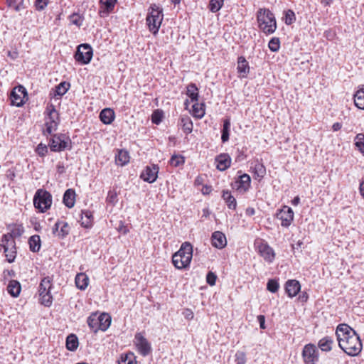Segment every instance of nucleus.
<instances>
[{
    "label": "nucleus",
    "instance_id": "10",
    "mask_svg": "<svg viewBox=\"0 0 364 364\" xmlns=\"http://www.w3.org/2000/svg\"><path fill=\"white\" fill-rule=\"evenodd\" d=\"M7 261L11 263L14 261L16 255L15 250V241L11 240V236L4 235L2 238V245Z\"/></svg>",
    "mask_w": 364,
    "mask_h": 364
},
{
    "label": "nucleus",
    "instance_id": "2",
    "mask_svg": "<svg viewBox=\"0 0 364 364\" xmlns=\"http://www.w3.org/2000/svg\"><path fill=\"white\" fill-rule=\"evenodd\" d=\"M192 257L193 247L191 243L185 242L178 251L173 254L172 262L176 269H186L189 267Z\"/></svg>",
    "mask_w": 364,
    "mask_h": 364
},
{
    "label": "nucleus",
    "instance_id": "39",
    "mask_svg": "<svg viewBox=\"0 0 364 364\" xmlns=\"http://www.w3.org/2000/svg\"><path fill=\"white\" fill-rule=\"evenodd\" d=\"M70 87V85L69 82H67L65 81L61 82L59 85H58L54 90L53 96H59L61 97L64 95L67 91L69 90Z\"/></svg>",
    "mask_w": 364,
    "mask_h": 364
},
{
    "label": "nucleus",
    "instance_id": "37",
    "mask_svg": "<svg viewBox=\"0 0 364 364\" xmlns=\"http://www.w3.org/2000/svg\"><path fill=\"white\" fill-rule=\"evenodd\" d=\"M78 338L75 334H70L66 338V348L70 351H75L78 347Z\"/></svg>",
    "mask_w": 364,
    "mask_h": 364
},
{
    "label": "nucleus",
    "instance_id": "53",
    "mask_svg": "<svg viewBox=\"0 0 364 364\" xmlns=\"http://www.w3.org/2000/svg\"><path fill=\"white\" fill-rule=\"evenodd\" d=\"M36 152L40 156H44L48 152V146L46 144L40 143L36 149Z\"/></svg>",
    "mask_w": 364,
    "mask_h": 364
},
{
    "label": "nucleus",
    "instance_id": "32",
    "mask_svg": "<svg viewBox=\"0 0 364 364\" xmlns=\"http://www.w3.org/2000/svg\"><path fill=\"white\" fill-rule=\"evenodd\" d=\"M193 115L197 119H201L205 115V104L203 102L198 103V102H193Z\"/></svg>",
    "mask_w": 364,
    "mask_h": 364
},
{
    "label": "nucleus",
    "instance_id": "3",
    "mask_svg": "<svg viewBox=\"0 0 364 364\" xmlns=\"http://www.w3.org/2000/svg\"><path fill=\"white\" fill-rule=\"evenodd\" d=\"M259 28L266 34L273 33L277 28L275 17L269 9H259L257 13Z\"/></svg>",
    "mask_w": 364,
    "mask_h": 364
},
{
    "label": "nucleus",
    "instance_id": "54",
    "mask_svg": "<svg viewBox=\"0 0 364 364\" xmlns=\"http://www.w3.org/2000/svg\"><path fill=\"white\" fill-rule=\"evenodd\" d=\"M49 0H36L35 6L38 11L43 10L48 5Z\"/></svg>",
    "mask_w": 364,
    "mask_h": 364
},
{
    "label": "nucleus",
    "instance_id": "30",
    "mask_svg": "<svg viewBox=\"0 0 364 364\" xmlns=\"http://www.w3.org/2000/svg\"><path fill=\"white\" fill-rule=\"evenodd\" d=\"M223 199L225 200L227 206L229 209L235 210L237 208V201L233 196H232L230 191H223L222 195Z\"/></svg>",
    "mask_w": 364,
    "mask_h": 364
},
{
    "label": "nucleus",
    "instance_id": "48",
    "mask_svg": "<svg viewBox=\"0 0 364 364\" xmlns=\"http://www.w3.org/2000/svg\"><path fill=\"white\" fill-rule=\"evenodd\" d=\"M279 288V282L276 279H269L267 284V289L272 293H276Z\"/></svg>",
    "mask_w": 364,
    "mask_h": 364
},
{
    "label": "nucleus",
    "instance_id": "60",
    "mask_svg": "<svg viewBox=\"0 0 364 364\" xmlns=\"http://www.w3.org/2000/svg\"><path fill=\"white\" fill-rule=\"evenodd\" d=\"M116 198H117V194L115 193L109 191L108 196H107V200L109 202H111V203L114 202Z\"/></svg>",
    "mask_w": 364,
    "mask_h": 364
},
{
    "label": "nucleus",
    "instance_id": "29",
    "mask_svg": "<svg viewBox=\"0 0 364 364\" xmlns=\"http://www.w3.org/2000/svg\"><path fill=\"white\" fill-rule=\"evenodd\" d=\"M76 287L80 290H85L89 284V278L85 273H78L75 277Z\"/></svg>",
    "mask_w": 364,
    "mask_h": 364
},
{
    "label": "nucleus",
    "instance_id": "9",
    "mask_svg": "<svg viewBox=\"0 0 364 364\" xmlns=\"http://www.w3.org/2000/svg\"><path fill=\"white\" fill-rule=\"evenodd\" d=\"M92 48L89 44H81L78 46L75 54V59L82 65L88 64L92 58Z\"/></svg>",
    "mask_w": 364,
    "mask_h": 364
},
{
    "label": "nucleus",
    "instance_id": "45",
    "mask_svg": "<svg viewBox=\"0 0 364 364\" xmlns=\"http://www.w3.org/2000/svg\"><path fill=\"white\" fill-rule=\"evenodd\" d=\"M184 162V157L181 155H173L170 159V164L174 167H178L183 164Z\"/></svg>",
    "mask_w": 364,
    "mask_h": 364
},
{
    "label": "nucleus",
    "instance_id": "28",
    "mask_svg": "<svg viewBox=\"0 0 364 364\" xmlns=\"http://www.w3.org/2000/svg\"><path fill=\"white\" fill-rule=\"evenodd\" d=\"M53 287L52 279L49 277H44L39 284L38 292L39 296L44 294L45 293L50 292V289Z\"/></svg>",
    "mask_w": 364,
    "mask_h": 364
},
{
    "label": "nucleus",
    "instance_id": "64",
    "mask_svg": "<svg viewBox=\"0 0 364 364\" xmlns=\"http://www.w3.org/2000/svg\"><path fill=\"white\" fill-rule=\"evenodd\" d=\"M359 191H360V195L364 198V181L360 183V187H359Z\"/></svg>",
    "mask_w": 364,
    "mask_h": 364
},
{
    "label": "nucleus",
    "instance_id": "36",
    "mask_svg": "<svg viewBox=\"0 0 364 364\" xmlns=\"http://www.w3.org/2000/svg\"><path fill=\"white\" fill-rule=\"evenodd\" d=\"M29 247L31 252H38L41 249V238L38 235L31 236L28 240Z\"/></svg>",
    "mask_w": 364,
    "mask_h": 364
},
{
    "label": "nucleus",
    "instance_id": "61",
    "mask_svg": "<svg viewBox=\"0 0 364 364\" xmlns=\"http://www.w3.org/2000/svg\"><path fill=\"white\" fill-rule=\"evenodd\" d=\"M57 171L58 173L62 174L65 172V166L63 163H58L56 166Z\"/></svg>",
    "mask_w": 364,
    "mask_h": 364
},
{
    "label": "nucleus",
    "instance_id": "13",
    "mask_svg": "<svg viewBox=\"0 0 364 364\" xmlns=\"http://www.w3.org/2000/svg\"><path fill=\"white\" fill-rule=\"evenodd\" d=\"M134 343L139 352L143 356H146L151 351V344L141 333H136L135 334Z\"/></svg>",
    "mask_w": 364,
    "mask_h": 364
},
{
    "label": "nucleus",
    "instance_id": "33",
    "mask_svg": "<svg viewBox=\"0 0 364 364\" xmlns=\"http://www.w3.org/2000/svg\"><path fill=\"white\" fill-rule=\"evenodd\" d=\"M116 163L118 165L124 166L129 161V155L127 151L120 149L118 151V154L116 155Z\"/></svg>",
    "mask_w": 364,
    "mask_h": 364
},
{
    "label": "nucleus",
    "instance_id": "59",
    "mask_svg": "<svg viewBox=\"0 0 364 364\" xmlns=\"http://www.w3.org/2000/svg\"><path fill=\"white\" fill-rule=\"evenodd\" d=\"M8 3V6L9 7H13L15 9L16 11L19 10V6L18 4V0H6Z\"/></svg>",
    "mask_w": 364,
    "mask_h": 364
},
{
    "label": "nucleus",
    "instance_id": "43",
    "mask_svg": "<svg viewBox=\"0 0 364 364\" xmlns=\"http://www.w3.org/2000/svg\"><path fill=\"white\" fill-rule=\"evenodd\" d=\"M60 231L58 232V237L60 238L65 237L70 232V226L65 221H60Z\"/></svg>",
    "mask_w": 364,
    "mask_h": 364
},
{
    "label": "nucleus",
    "instance_id": "41",
    "mask_svg": "<svg viewBox=\"0 0 364 364\" xmlns=\"http://www.w3.org/2000/svg\"><path fill=\"white\" fill-rule=\"evenodd\" d=\"M354 141L355 147L364 156V134H358L354 139Z\"/></svg>",
    "mask_w": 364,
    "mask_h": 364
},
{
    "label": "nucleus",
    "instance_id": "31",
    "mask_svg": "<svg viewBox=\"0 0 364 364\" xmlns=\"http://www.w3.org/2000/svg\"><path fill=\"white\" fill-rule=\"evenodd\" d=\"M186 95L191 99V102H198L199 94L198 89L195 83H190L186 87Z\"/></svg>",
    "mask_w": 364,
    "mask_h": 364
},
{
    "label": "nucleus",
    "instance_id": "55",
    "mask_svg": "<svg viewBox=\"0 0 364 364\" xmlns=\"http://www.w3.org/2000/svg\"><path fill=\"white\" fill-rule=\"evenodd\" d=\"M216 279H217V276L212 272H209L208 274H207V276H206V281H207V283L210 285V286H213L215 284V282H216Z\"/></svg>",
    "mask_w": 364,
    "mask_h": 364
},
{
    "label": "nucleus",
    "instance_id": "18",
    "mask_svg": "<svg viewBox=\"0 0 364 364\" xmlns=\"http://www.w3.org/2000/svg\"><path fill=\"white\" fill-rule=\"evenodd\" d=\"M301 290V284L296 279H289L285 283V291L290 298H293L298 294Z\"/></svg>",
    "mask_w": 364,
    "mask_h": 364
},
{
    "label": "nucleus",
    "instance_id": "57",
    "mask_svg": "<svg viewBox=\"0 0 364 364\" xmlns=\"http://www.w3.org/2000/svg\"><path fill=\"white\" fill-rule=\"evenodd\" d=\"M184 317L188 319V320H191L193 318V312L189 309H186L183 313Z\"/></svg>",
    "mask_w": 364,
    "mask_h": 364
},
{
    "label": "nucleus",
    "instance_id": "51",
    "mask_svg": "<svg viewBox=\"0 0 364 364\" xmlns=\"http://www.w3.org/2000/svg\"><path fill=\"white\" fill-rule=\"evenodd\" d=\"M119 364H136V362L132 355H125L121 357Z\"/></svg>",
    "mask_w": 364,
    "mask_h": 364
},
{
    "label": "nucleus",
    "instance_id": "11",
    "mask_svg": "<svg viewBox=\"0 0 364 364\" xmlns=\"http://www.w3.org/2000/svg\"><path fill=\"white\" fill-rule=\"evenodd\" d=\"M27 96L26 88L23 85L15 87L10 95L11 104L21 107L24 104V98Z\"/></svg>",
    "mask_w": 364,
    "mask_h": 364
},
{
    "label": "nucleus",
    "instance_id": "7",
    "mask_svg": "<svg viewBox=\"0 0 364 364\" xmlns=\"http://www.w3.org/2000/svg\"><path fill=\"white\" fill-rule=\"evenodd\" d=\"M33 204L41 213L46 212L52 204L51 194L46 190L38 189L35 193Z\"/></svg>",
    "mask_w": 364,
    "mask_h": 364
},
{
    "label": "nucleus",
    "instance_id": "15",
    "mask_svg": "<svg viewBox=\"0 0 364 364\" xmlns=\"http://www.w3.org/2000/svg\"><path fill=\"white\" fill-rule=\"evenodd\" d=\"M278 219L282 221V226L288 228L294 220V212L292 209L284 205L277 214Z\"/></svg>",
    "mask_w": 364,
    "mask_h": 364
},
{
    "label": "nucleus",
    "instance_id": "16",
    "mask_svg": "<svg viewBox=\"0 0 364 364\" xmlns=\"http://www.w3.org/2000/svg\"><path fill=\"white\" fill-rule=\"evenodd\" d=\"M257 250L261 257L264 258V259L271 263L273 262L275 257V253L274 250L267 244V242H261L257 245Z\"/></svg>",
    "mask_w": 364,
    "mask_h": 364
},
{
    "label": "nucleus",
    "instance_id": "42",
    "mask_svg": "<svg viewBox=\"0 0 364 364\" xmlns=\"http://www.w3.org/2000/svg\"><path fill=\"white\" fill-rule=\"evenodd\" d=\"M224 0H210L209 9L211 12L215 13L218 11L223 6Z\"/></svg>",
    "mask_w": 364,
    "mask_h": 364
},
{
    "label": "nucleus",
    "instance_id": "49",
    "mask_svg": "<svg viewBox=\"0 0 364 364\" xmlns=\"http://www.w3.org/2000/svg\"><path fill=\"white\" fill-rule=\"evenodd\" d=\"M70 21L71 23L80 27L82 24L83 18L77 14H73L70 16Z\"/></svg>",
    "mask_w": 364,
    "mask_h": 364
},
{
    "label": "nucleus",
    "instance_id": "24",
    "mask_svg": "<svg viewBox=\"0 0 364 364\" xmlns=\"http://www.w3.org/2000/svg\"><path fill=\"white\" fill-rule=\"evenodd\" d=\"M63 201L66 207L73 208L75 203V191L71 188L66 190L63 195Z\"/></svg>",
    "mask_w": 364,
    "mask_h": 364
},
{
    "label": "nucleus",
    "instance_id": "20",
    "mask_svg": "<svg viewBox=\"0 0 364 364\" xmlns=\"http://www.w3.org/2000/svg\"><path fill=\"white\" fill-rule=\"evenodd\" d=\"M216 167L220 171H225L231 165V158L228 154H221L216 156Z\"/></svg>",
    "mask_w": 364,
    "mask_h": 364
},
{
    "label": "nucleus",
    "instance_id": "21",
    "mask_svg": "<svg viewBox=\"0 0 364 364\" xmlns=\"http://www.w3.org/2000/svg\"><path fill=\"white\" fill-rule=\"evenodd\" d=\"M237 70L240 74V77H247L250 73V65L247 60L243 56H240L237 58Z\"/></svg>",
    "mask_w": 364,
    "mask_h": 364
},
{
    "label": "nucleus",
    "instance_id": "40",
    "mask_svg": "<svg viewBox=\"0 0 364 364\" xmlns=\"http://www.w3.org/2000/svg\"><path fill=\"white\" fill-rule=\"evenodd\" d=\"M101 9L100 13H109L115 6L117 0H100Z\"/></svg>",
    "mask_w": 364,
    "mask_h": 364
},
{
    "label": "nucleus",
    "instance_id": "34",
    "mask_svg": "<svg viewBox=\"0 0 364 364\" xmlns=\"http://www.w3.org/2000/svg\"><path fill=\"white\" fill-rule=\"evenodd\" d=\"M180 125L182 127L183 131L186 134H190L193 131V122L191 118L188 116L182 117L180 119Z\"/></svg>",
    "mask_w": 364,
    "mask_h": 364
},
{
    "label": "nucleus",
    "instance_id": "38",
    "mask_svg": "<svg viewBox=\"0 0 364 364\" xmlns=\"http://www.w3.org/2000/svg\"><path fill=\"white\" fill-rule=\"evenodd\" d=\"M230 126L231 123L230 119H224L223 129L221 132V140L223 143H225L229 140Z\"/></svg>",
    "mask_w": 364,
    "mask_h": 364
},
{
    "label": "nucleus",
    "instance_id": "63",
    "mask_svg": "<svg viewBox=\"0 0 364 364\" xmlns=\"http://www.w3.org/2000/svg\"><path fill=\"white\" fill-rule=\"evenodd\" d=\"M342 124L340 122H335L332 126V129L334 132L338 131L341 129Z\"/></svg>",
    "mask_w": 364,
    "mask_h": 364
},
{
    "label": "nucleus",
    "instance_id": "56",
    "mask_svg": "<svg viewBox=\"0 0 364 364\" xmlns=\"http://www.w3.org/2000/svg\"><path fill=\"white\" fill-rule=\"evenodd\" d=\"M151 119H152V122L156 124H159L161 122V117L160 114H159L158 111L154 112Z\"/></svg>",
    "mask_w": 364,
    "mask_h": 364
},
{
    "label": "nucleus",
    "instance_id": "23",
    "mask_svg": "<svg viewBox=\"0 0 364 364\" xmlns=\"http://www.w3.org/2000/svg\"><path fill=\"white\" fill-rule=\"evenodd\" d=\"M114 112L110 108L103 109L100 114V120L105 124H110L114 121Z\"/></svg>",
    "mask_w": 364,
    "mask_h": 364
},
{
    "label": "nucleus",
    "instance_id": "22",
    "mask_svg": "<svg viewBox=\"0 0 364 364\" xmlns=\"http://www.w3.org/2000/svg\"><path fill=\"white\" fill-rule=\"evenodd\" d=\"M334 343V338L333 336H326L318 341V347L321 350V351L329 352L333 349Z\"/></svg>",
    "mask_w": 364,
    "mask_h": 364
},
{
    "label": "nucleus",
    "instance_id": "50",
    "mask_svg": "<svg viewBox=\"0 0 364 364\" xmlns=\"http://www.w3.org/2000/svg\"><path fill=\"white\" fill-rule=\"evenodd\" d=\"M235 358L236 364H245L247 360L245 353L242 351H237L235 355Z\"/></svg>",
    "mask_w": 364,
    "mask_h": 364
},
{
    "label": "nucleus",
    "instance_id": "52",
    "mask_svg": "<svg viewBox=\"0 0 364 364\" xmlns=\"http://www.w3.org/2000/svg\"><path fill=\"white\" fill-rule=\"evenodd\" d=\"M23 232V227L21 225L11 230V234L7 235L8 236H11V240H14V237H20Z\"/></svg>",
    "mask_w": 364,
    "mask_h": 364
},
{
    "label": "nucleus",
    "instance_id": "1",
    "mask_svg": "<svg viewBox=\"0 0 364 364\" xmlns=\"http://www.w3.org/2000/svg\"><path fill=\"white\" fill-rule=\"evenodd\" d=\"M336 336L340 348L349 356H357L362 350L363 345L360 336L350 326L346 323L338 325Z\"/></svg>",
    "mask_w": 364,
    "mask_h": 364
},
{
    "label": "nucleus",
    "instance_id": "47",
    "mask_svg": "<svg viewBox=\"0 0 364 364\" xmlns=\"http://www.w3.org/2000/svg\"><path fill=\"white\" fill-rule=\"evenodd\" d=\"M268 47L269 50L272 52L278 51L280 48V41L279 38H272L268 43Z\"/></svg>",
    "mask_w": 364,
    "mask_h": 364
},
{
    "label": "nucleus",
    "instance_id": "4",
    "mask_svg": "<svg viewBox=\"0 0 364 364\" xmlns=\"http://www.w3.org/2000/svg\"><path fill=\"white\" fill-rule=\"evenodd\" d=\"M87 325L94 333L98 331H105L111 324V317L108 314H92L87 318Z\"/></svg>",
    "mask_w": 364,
    "mask_h": 364
},
{
    "label": "nucleus",
    "instance_id": "17",
    "mask_svg": "<svg viewBox=\"0 0 364 364\" xmlns=\"http://www.w3.org/2000/svg\"><path fill=\"white\" fill-rule=\"evenodd\" d=\"M159 168L157 165L147 166L141 173V178L149 183L156 181Z\"/></svg>",
    "mask_w": 364,
    "mask_h": 364
},
{
    "label": "nucleus",
    "instance_id": "62",
    "mask_svg": "<svg viewBox=\"0 0 364 364\" xmlns=\"http://www.w3.org/2000/svg\"><path fill=\"white\" fill-rule=\"evenodd\" d=\"M308 298L309 295L305 291L302 292L299 296V299L302 302H306L308 300Z\"/></svg>",
    "mask_w": 364,
    "mask_h": 364
},
{
    "label": "nucleus",
    "instance_id": "8",
    "mask_svg": "<svg viewBox=\"0 0 364 364\" xmlns=\"http://www.w3.org/2000/svg\"><path fill=\"white\" fill-rule=\"evenodd\" d=\"M47 117L46 118V130L43 134L46 135L51 134L53 132L55 131L59 124V114L55 109L53 105H49L46 107Z\"/></svg>",
    "mask_w": 364,
    "mask_h": 364
},
{
    "label": "nucleus",
    "instance_id": "5",
    "mask_svg": "<svg viewBox=\"0 0 364 364\" xmlns=\"http://www.w3.org/2000/svg\"><path fill=\"white\" fill-rule=\"evenodd\" d=\"M151 9L146 16V24L150 32L154 35L158 33L163 21L164 15L162 9H160L155 4L150 7Z\"/></svg>",
    "mask_w": 364,
    "mask_h": 364
},
{
    "label": "nucleus",
    "instance_id": "25",
    "mask_svg": "<svg viewBox=\"0 0 364 364\" xmlns=\"http://www.w3.org/2000/svg\"><path fill=\"white\" fill-rule=\"evenodd\" d=\"M355 105L360 109H364V85L359 87L354 95Z\"/></svg>",
    "mask_w": 364,
    "mask_h": 364
},
{
    "label": "nucleus",
    "instance_id": "26",
    "mask_svg": "<svg viewBox=\"0 0 364 364\" xmlns=\"http://www.w3.org/2000/svg\"><path fill=\"white\" fill-rule=\"evenodd\" d=\"M21 290V286L17 280H11L7 286L8 293L13 297H17Z\"/></svg>",
    "mask_w": 364,
    "mask_h": 364
},
{
    "label": "nucleus",
    "instance_id": "12",
    "mask_svg": "<svg viewBox=\"0 0 364 364\" xmlns=\"http://www.w3.org/2000/svg\"><path fill=\"white\" fill-rule=\"evenodd\" d=\"M302 357L305 364H315L318 360V353L314 344H306L302 350Z\"/></svg>",
    "mask_w": 364,
    "mask_h": 364
},
{
    "label": "nucleus",
    "instance_id": "27",
    "mask_svg": "<svg viewBox=\"0 0 364 364\" xmlns=\"http://www.w3.org/2000/svg\"><path fill=\"white\" fill-rule=\"evenodd\" d=\"M253 170L254 177L255 178L261 179L264 178L266 174V168L264 164L259 161H256L254 166H251Z\"/></svg>",
    "mask_w": 364,
    "mask_h": 364
},
{
    "label": "nucleus",
    "instance_id": "35",
    "mask_svg": "<svg viewBox=\"0 0 364 364\" xmlns=\"http://www.w3.org/2000/svg\"><path fill=\"white\" fill-rule=\"evenodd\" d=\"M93 215L90 210H82L81 225L84 228H89L92 226V220Z\"/></svg>",
    "mask_w": 364,
    "mask_h": 364
},
{
    "label": "nucleus",
    "instance_id": "14",
    "mask_svg": "<svg viewBox=\"0 0 364 364\" xmlns=\"http://www.w3.org/2000/svg\"><path fill=\"white\" fill-rule=\"evenodd\" d=\"M250 176L247 173H243L232 183V187L240 193H245L250 188Z\"/></svg>",
    "mask_w": 364,
    "mask_h": 364
},
{
    "label": "nucleus",
    "instance_id": "58",
    "mask_svg": "<svg viewBox=\"0 0 364 364\" xmlns=\"http://www.w3.org/2000/svg\"><path fill=\"white\" fill-rule=\"evenodd\" d=\"M257 321L259 323V327L261 329H265V317L264 315H259L257 316Z\"/></svg>",
    "mask_w": 364,
    "mask_h": 364
},
{
    "label": "nucleus",
    "instance_id": "46",
    "mask_svg": "<svg viewBox=\"0 0 364 364\" xmlns=\"http://www.w3.org/2000/svg\"><path fill=\"white\" fill-rule=\"evenodd\" d=\"M295 21L296 15L292 10L289 9L287 11H285L284 21L287 25H291L293 23L295 22Z\"/></svg>",
    "mask_w": 364,
    "mask_h": 364
},
{
    "label": "nucleus",
    "instance_id": "44",
    "mask_svg": "<svg viewBox=\"0 0 364 364\" xmlns=\"http://www.w3.org/2000/svg\"><path fill=\"white\" fill-rule=\"evenodd\" d=\"M40 296V303L47 307H49L52 305L53 303V296L51 295L50 292L49 293H45L44 294H42Z\"/></svg>",
    "mask_w": 364,
    "mask_h": 364
},
{
    "label": "nucleus",
    "instance_id": "6",
    "mask_svg": "<svg viewBox=\"0 0 364 364\" xmlns=\"http://www.w3.org/2000/svg\"><path fill=\"white\" fill-rule=\"evenodd\" d=\"M48 146L52 151L60 152L65 149H72V141L70 138L64 134H54L50 139Z\"/></svg>",
    "mask_w": 364,
    "mask_h": 364
},
{
    "label": "nucleus",
    "instance_id": "19",
    "mask_svg": "<svg viewBox=\"0 0 364 364\" xmlns=\"http://www.w3.org/2000/svg\"><path fill=\"white\" fill-rule=\"evenodd\" d=\"M212 245L218 249H223L227 245V240L225 234L220 231H215L211 237Z\"/></svg>",
    "mask_w": 364,
    "mask_h": 364
}]
</instances>
